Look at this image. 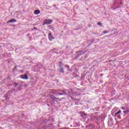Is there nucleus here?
<instances>
[{
  "label": "nucleus",
  "instance_id": "1",
  "mask_svg": "<svg viewBox=\"0 0 129 129\" xmlns=\"http://www.w3.org/2000/svg\"><path fill=\"white\" fill-rule=\"evenodd\" d=\"M58 92L59 93H57V95H68L70 93V91L68 90H59Z\"/></svg>",
  "mask_w": 129,
  "mask_h": 129
},
{
  "label": "nucleus",
  "instance_id": "2",
  "mask_svg": "<svg viewBox=\"0 0 129 129\" xmlns=\"http://www.w3.org/2000/svg\"><path fill=\"white\" fill-rule=\"evenodd\" d=\"M121 5H122V2L121 0H115L114 4V7H116V9L120 8Z\"/></svg>",
  "mask_w": 129,
  "mask_h": 129
},
{
  "label": "nucleus",
  "instance_id": "3",
  "mask_svg": "<svg viewBox=\"0 0 129 129\" xmlns=\"http://www.w3.org/2000/svg\"><path fill=\"white\" fill-rule=\"evenodd\" d=\"M96 120V121H98L99 120V117L98 116H95L93 114H91L90 115V120L91 121H93V120Z\"/></svg>",
  "mask_w": 129,
  "mask_h": 129
},
{
  "label": "nucleus",
  "instance_id": "4",
  "mask_svg": "<svg viewBox=\"0 0 129 129\" xmlns=\"http://www.w3.org/2000/svg\"><path fill=\"white\" fill-rule=\"evenodd\" d=\"M52 22H53V20L46 19L43 21V25H49L52 23Z\"/></svg>",
  "mask_w": 129,
  "mask_h": 129
},
{
  "label": "nucleus",
  "instance_id": "5",
  "mask_svg": "<svg viewBox=\"0 0 129 129\" xmlns=\"http://www.w3.org/2000/svg\"><path fill=\"white\" fill-rule=\"evenodd\" d=\"M20 78H22V79H25L26 80L28 79V76H27V75H20Z\"/></svg>",
  "mask_w": 129,
  "mask_h": 129
},
{
  "label": "nucleus",
  "instance_id": "6",
  "mask_svg": "<svg viewBox=\"0 0 129 129\" xmlns=\"http://www.w3.org/2000/svg\"><path fill=\"white\" fill-rule=\"evenodd\" d=\"M48 39H49V41H52V40H54V39H55V38H54L52 36V34L51 33H49L48 34Z\"/></svg>",
  "mask_w": 129,
  "mask_h": 129
},
{
  "label": "nucleus",
  "instance_id": "7",
  "mask_svg": "<svg viewBox=\"0 0 129 129\" xmlns=\"http://www.w3.org/2000/svg\"><path fill=\"white\" fill-rule=\"evenodd\" d=\"M15 22H17V20L16 19H12L7 22V24H10V23H15Z\"/></svg>",
  "mask_w": 129,
  "mask_h": 129
},
{
  "label": "nucleus",
  "instance_id": "8",
  "mask_svg": "<svg viewBox=\"0 0 129 129\" xmlns=\"http://www.w3.org/2000/svg\"><path fill=\"white\" fill-rule=\"evenodd\" d=\"M49 97H50V98H52V99H53V100H56V99H58L57 98L52 95H50L49 96Z\"/></svg>",
  "mask_w": 129,
  "mask_h": 129
},
{
  "label": "nucleus",
  "instance_id": "9",
  "mask_svg": "<svg viewBox=\"0 0 129 129\" xmlns=\"http://www.w3.org/2000/svg\"><path fill=\"white\" fill-rule=\"evenodd\" d=\"M39 14H40V11H39V10H35L34 11V14L35 15H39Z\"/></svg>",
  "mask_w": 129,
  "mask_h": 129
},
{
  "label": "nucleus",
  "instance_id": "10",
  "mask_svg": "<svg viewBox=\"0 0 129 129\" xmlns=\"http://www.w3.org/2000/svg\"><path fill=\"white\" fill-rule=\"evenodd\" d=\"M119 113H121V110H119L118 112L115 113V116L116 117V116H117V114H119Z\"/></svg>",
  "mask_w": 129,
  "mask_h": 129
},
{
  "label": "nucleus",
  "instance_id": "11",
  "mask_svg": "<svg viewBox=\"0 0 129 129\" xmlns=\"http://www.w3.org/2000/svg\"><path fill=\"white\" fill-rule=\"evenodd\" d=\"M59 72H61V73H64V69L63 68H60Z\"/></svg>",
  "mask_w": 129,
  "mask_h": 129
},
{
  "label": "nucleus",
  "instance_id": "12",
  "mask_svg": "<svg viewBox=\"0 0 129 129\" xmlns=\"http://www.w3.org/2000/svg\"><path fill=\"white\" fill-rule=\"evenodd\" d=\"M19 85V83H15L14 85V87H17V86Z\"/></svg>",
  "mask_w": 129,
  "mask_h": 129
},
{
  "label": "nucleus",
  "instance_id": "13",
  "mask_svg": "<svg viewBox=\"0 0 129 129\" xmlns=\"http://www.w3.org/2000/svg\"><path fill=\"white\" fill-rule=\"evenodd\" d=\"M97 25H98V26H102V23H100V22H98Z\"/></svg>",
  "mask_w": 129,
  "mask_h": 129
},
{
  "label": "nucleus",
  "instance_id": "14",
  "mask_svg": "<svg viewBox=\"0 0 129 129\" xmlns=\"http://www.w3.org/2000/svg\"><path fill=\"white\" fill-rule=\"evenodd\" d=\"M103 33H104V34H107V33H108V31H104Z\"/></svg>",
  "mask_w": 129,
  "mask_h": 129
},
{
  "label": "nucleus",
  "instance_id": "15",
  "mask_svg": "<svg viewBox=\"0 0 129 129\" xmlns=\"http://www.w3.org/2000/svg\"><path fill=\"white\" fill-rule=\"evenodd\" d=\"M125 113H127L128 112H129V109H127L126 110H125Z\"/></svg>",
  "mask_w": 129,
  "mask_h": 129
},
{
  "label": "nucleus",
  "instance_id": "16",
  "mask_svg": "<svg viewBox=\"0 0 129 129\" xmlns=\"http://www.w3.org/2000/svg\"><path fill=\"white\" fill-rule=\"evenodd\" d=\"M117 117H118V118H119V119H120V117L119 116V114H117Z\"/></svg>",
  "mask_w": 129,
  "mask_h": 129
},
{
  "label": "nucleus",
  "instance_id": "17",
  "mask_svg": "<svg viewBox=\"0 0 129 129\" xmlns=\"http://www.w3.org/2000/svg\"><path fill=\"white\" fill-rule=\"evenodd\" d=\"M121 108L122 109V110H125V109H126V108H125L123 107H122Z\"/></svg>",
  "mask_w": 129,
  "mask_h": 129
},
{
  "label": "nucleus",
  "instance_id": "18",
  "mask_svg": "<svg viewBox=\"0 0 129 129\" xmlns=\"http://www.w3.org/2000/svg\"><path fill=\"white\" fill-rule=\"evenodd\" d=\"M81 116H82V117H83V116H85V114H81Z\"/></svg>",
  "mask_w": 129,
  "mask_h": 129
},
{
  "label": "nucleus",
  "instance_id": "19",
  "mask_svg": "<svg viewBox=\"0 0 129 129\" xmlns=\"http://www.w3.org/2000/svg\"><path fill=\"white\" fill-rule=\"evenodd\" d=\"M66 67L67 68H69V66L68 65H66Z\"/></svg>",
  "mask_w": 129,
  "mask_h": 129
},
{
  "label": "nucleus",
  "instance_id": "20",
  "mask_svg": "<svg viewBox=\"0 0 129 129\" xmlns=\"http://www.w3.org/2000/svg\"><path fill=\"white\" fill-rule=\"evenodd\" d=\"M123 112L124 113H125V111H123Z\"/></svg>",
  "mask_w": 129,
  "mask_h": 129
},
{
  "label": "nucleus",
  "instance_id": "21",
  "mask_svg": "<svg viewBox=\"0 0 129 129\" xmlns=\"http://www.w3.org/2000/svg\"><path fill=\"white\" fill-rule=\"evenodd\" d=\"M68 71H70V69H68Z\"/></svg>",
  "mask_w": 129,
  "mask_h": 129
}]
</instances>
